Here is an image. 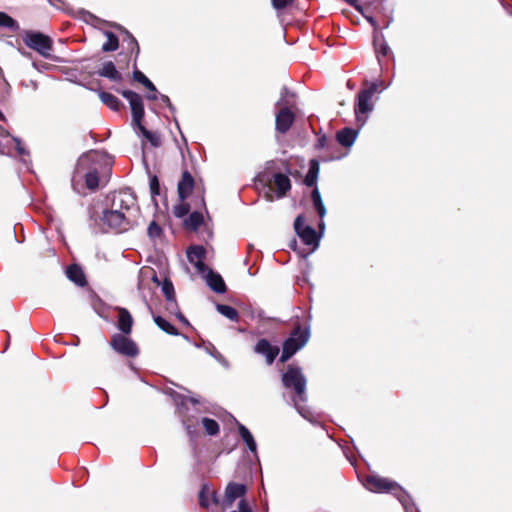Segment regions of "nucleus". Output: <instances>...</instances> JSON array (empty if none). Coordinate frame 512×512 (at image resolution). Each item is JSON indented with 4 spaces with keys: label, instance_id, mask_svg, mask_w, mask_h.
Instances as JSON below:
<instances>
[{
    "label": "nucleus",
    "instance_id": "ddd939ff",
    "mask_svg": "<svg viewBox=\"0 0 512 512\" xmlns=\"http://www.w3.org/2000/svg\"><path fill=\"white\" fill-rule=\"evenodd\" d=\"M206 250L202 246H192L187 250V258L194 265L198 273L205 274L207 266L204 263Z\"/></svg>",
    "mask_w": 512,
    "mask_h": 512
},
{
    "label": "nucleus",
    "instance_id": "79ce46f5",
    "mask_svg": "<svg viewBox=\"0 0 512 512\" xmlns=\"http://www.w3.org/2000/svg\"><path fill=\"white\" fill-rule=\"evenodd\" d=\"M150 190L152 195L159 194V181L156 176L150 179Z\"/></svg>",
    "mask_w": 512,
    "mask_h": 512
},
{
    "label": "nucleus",
    "instance_id": "603ef678",
    "mask_svg": "<svg viewBox=\"0 0 512 512\" xmlns=\"http://www.w3.org/2000/svg\"><path fill=\"white\" fill-rule=\"evenodd\" d=\"M159 95H160V93L158 91H154V92H151L150 94H148L146 97L148 100H157V99H159Z\"/></svg>",
    "mask_w": 512,
    "mask_h": 512
},
{
    "label": "nucleus",
    "instance_id": "de8ad7c7",
    "mask_svg": "<svg viewBox=\"0 0 512 512\" xmlns=\"http://www.w3.org/2000/svg\"><path fill=\"white\" fill-rule=\"evenodd\" d=\"M21 85L25 88H31L33 91L38 89V83L34 80L23 81Z\"/></svg>",
    "mask_w": 512,
    "mask_h": 512
},
{
    "label": "nucleus",
    "instance_id": "09e8293b",
    "mask_svg": "<svg viewBox=\"0 0 512 512\" xmlns=\"http://www.w3.org/2000/svg\"><path fill=\"white\" fill-rule=\"evenodd\" d=\"M327 141H328V139H327V137L325 135L321 136L317 140L316 147L319 148V149L325 148L326 144H327Z\"/></svg>",
    "mask_w": 512,
    "mask_h": 512
},
{
    "label": "nucleus",
    "instance_id": "ea45409f",
    "mask_svg": "<svg viewBox=\"0 0 512 512\" xmlns=\"http://www.w3.org/2000/svg\"><path fill=\"white\" fill-rule=\"evenodd\" d=\"M271 1H272V6L276 10H281V9L286 8L289 4H291L293 0H271Z\"/></svg>",
    "mask_w": 512,
    "mask_h": 512
},
{
    "label": "nucleus",
    "instance_id": "b1692460",
    "mask_svg": "<svg viewBox=\"0 0 512 512\" xmlns=\"http://www.w3.org/2000/svg\"><path fill=\"white\" fill-rule=\"evenodd\" d=\"M238 430L247 448L256 455L257 445L251 432L242 424H239Z\"/></svg>",
    "mask_w": 512,
    "mask_h": 512
},
{
    "label": "nucleus",
    "instance_id": "a878e982",
    "mask_svg": "<svg viewBox=\"0 0 512 512\" xmlns=\"http://www.w3.org/2000/svg\"><path fill=\"white\" fill-rule=\"evenodd\" d=\"M319 174V162L315 159L310 161L309 170L305 176L304 183L308 187H312L316 184Z\"/></svg>",
    "mask_w": 512,
    "mask_h": 512
},
{
    "label": "nucleus",
    "instance_id": "6e6552de",
    "mask_svg": "<svg viewBox=\"0 0 512 512\" xmlns=\"http://www.w3.org/2000/svg\"><path fill=\"white\" fill-rule=\"evenodd\" d=\"M23 42L28 48L36 51L42 57L51 60L55 59L52 55L53 40L49 36L41 32L27 31L23 35Z\"/></svg>",
    "mask_w": 512,
    "mask_h": 512
},
{
    "label": "nucleus",
    "instance_id": "cd10ccee",
    "mask_svg": "<svg viewBox=\"0 0 512 512\" xmlns=\"http://www.w3.org/2000/svg\"><path fill=\"white\" fill-rule=\"evenodd\" d=\"M311 198H312V202H313L314 208L316 209L319 217L321 219H323L324 216L326 215V208H325V206L323 204L320 192H319L317 187L314 188V190L312 191Z\"/></svg>",
    "mask_w": 512,
    "mask_h": 512
},
{
    "label": "nucleus",
    "instance_id": "3c124183",
    "mask_svg": "<svg viewBox=\"0 0 512 512\" xmlns=\"http://www.w3.org/2000/svg\"><path fill=\"white\" fill-rule=\"evenodd\" d=\"M174 312L176 313L177 318H178L182 323H184V324H186V325H189L188 320L185 318V316H184L182 313H180L179 311H177V312H176V310H174Z\"/></svg>",
    "mask_w": 512,
    "mask_h": 512
},
{
    "label": "nucleus",
    "instance_id": "0eeeda50",
    "mask_svg": "<svg viewBox=\"0 0 512 512\" xmlns=\"http://www.w3.org/2000/svg\"><path fill=\"white\" fill-rule=\"evenodd\" d=\"M377 90V84L372 83L369 88L363 89L358 92L354 112L356 117V122L359 127L364 126L367 121L368 114L373 111L374 104L372 102V97Z\"/></svg>",
    "mask_w": 512,
    "mask_h": 512
},
{
    "label": "nucleus",
    "instance_id": "2eb2a0df",
    "mask_svg": "<svg viewBox=\"0 0 512 512\" xmlns=\"http://www.w3.org/2000/svg\"><path fill=\"white\" fill-rule=\"evenodd\" d=\"M254 351L257 354L265 356L268 365H271L279 354V348L271 345V343L266 339H260L256 343Z\"/></svg>",
    "mask_w": 512,
    "mask_h": 512
},
{
    "label": "nucleus",
    "instance_id": "c9c22d12",
    "mask_svg": "<svg viewBox=\"0 0 512 512\" xmlns=\"http://www.w3.org/2000/svg\"><path fill=\"white\" fill-rule=\"evenodd\" d=\"M147 232L150 238H158L162 233V229L155 221H152L148 226Z\"/></svg>",
    "mask_w": 512,
    "mask_h": 512
},
{
    "label": "nucleus",
    "instance_id": "6ab92c4d",
    "mask_svg": "<svg viewBox=\"0 0 512 512\" xmlns=\"http://www.w3.org/2000/svg\"><path fill=\"white\" fill-rule=\"evenodd\" d=\"M133 319L129 311L125 308H118V329L125 335L131 333Z\"/></svg>",
    "mask_w": 512,
    "mask_h": 512
},
{
    "label": "nucleus",
    "instance_id": "dca6fc26",
    "mask_svg": "<svg viewBox=\"0 0 512 512\" xmlns=\"http://www.w3.org/2000/svg\"><path fill=\"white\" fill-rule=\"evenodd\" d=\"M207 285L216 293H224L226 291V285L220 274L215 273L207 267L205 274Z\"/></svg>",
    "mask_w": 512,
    "mask_h": 512
},
{
    "label": "nucleus",
    "instance_id": "9d476101",
    "mask_svg": "<svg viewBox=\"0 0 512 512\" xmlns=\"http://www.w3.org/2000/svg\"><path fill=\"white\" fill-rule=\"evenodd\" d=\"M101 221L107 227L117 231H127L132 225V219L123 212H117L110 208L105 209L102 212Z\"/></svg>",
    "mask_w": 512,
    "mask_h": 512
},
{
    "label": "nucleus",
    "instance_id": "72a5a7b5",
    "mask_svg": "<svg viewBox=\"0 0 512 512\" xmlns=\"http://www.w3.org/2000/svg\"><path fill=\"white\" fill-rule=\"evenodd\" d=\"M360 13H361V14L364 16V18H365V19H366V20H367V21H368V22H369V23L374 27V30H375V33H374V44H375V46H376V45H377L378 40H379L380 38H383V35L377 31V29H378L377 22H376V20H375L372 16H370V15L366 14V13L364 12V9H363V8H362V12H360Z\"/></svg>",
    "mask_w": 512,
    "mask_h": 512
},
{
    "label": "nucleus",
    "instance_id": "f03ea898",
    "mask_svg": "<svg viewBox=\"0 0 512 512\" xmlns=\"http://www.w3.org/2000/svg\"><path fill=\"white\" fill-rule=\"evenodd\" d=\"M282 384L286 389L294 392L292 401L298 413L305 419L312 421V412L304 405L307 401L306 384L307 380L301 368L289 365L282 374Z\"/></svg>",
    "mask_w": 512,
    "mask_h": 512
},
{
    "label": "nucleus",
    "instance_id": "a19ab883",
    "mask_svg": "<svg viewBox=\"0 0 512 512\" xmlns=\"http://www.w3.org/2000/svg\"><path fill=\"white\" fill-rule=\"evenodd\" d=\"M231 512H252V509L245 499H241L238 503V509Z\"/></svg>",
    "mask_w": 512,
    "mask_h": 512
},
{
    "label": "nucleus",
    "instance_id": "c03bdc74",
    "mask_svg": "<svg viewBox=\"0 0 512 512\" xmlns=\"http://www.w3.org/2000/svg\"><path fill=\"white\" fill-rule=\"evenodd\" d=\"M15 144H16V150L18 152L19 155H28V152L26 151V149L24 148V146L22 145V142L20 139L18 138H13Z\"/></svg>",
    "mask_w": 512,
    "mask_h": 512
},
{
    "label": "nucleus",
    "instance_id": "f704fd0d",
    "mask_svg": "<svg viewBox=\"0 0 512 512\" xmlns=\"http://www.w3.org/2000/svg\"><path fill=\"white\" fill-rule=\"evenodd\" d=\"M189 210H190L189 205L187 203H185L184 201H182V203L174 206L173 214L178 218H182L189 213Z\"/></svg>",
    "mask_w": 512,
    "mask_h": 512
},
{
    "label": "nucleus",
    "instance_id": "8fccbe9b",
    "mask_svg": "<svg viewBox=\"0 0 512 512\" xmlns=\"http://www.w3.org/2000/svg\"><path fill=\"white\" fill-rule=\"evenodd\" d=\"M32 66H33L36 70H38V71H43V70H45V69H47V68H48V64L43 63V62H35V61H34V62L32 63Z\"/></svg>",
    "mask_w": 512,
    "mask_h": 512
},
{
    "label": "nucleus",
    "instance_id": "f3484780",
    "mask_svg": "<svg viewBox=\"0 0 512 512\" xmlns=\"http://www.w3.org/2000/svg\"><path fill=\"white\" fill-rule=\"evenodd\" d=\"M194 186V179L188 171L183 172L182 178L178 183V195L181 201H184L191 193Z\"/></svg>",
    "mask_w": 512,
    "mask_h": 512
},
{
    "label": "nucleus",
    "instance_id": "13d9d810",
    "mask_svg": "<svg viewBox=\"0 0 512 512\" xmlns=\"http://www.w3.org/2000/svg\"><path fill=\"white\" fill-rule=\"evenodd\" d=\"M324 227H325V224H324L323 220H321L320 223H319L320 231H323Z\"/></svg>",
    "mask_w": 512,
    "mask_h": 512
},
{
    "label": "nucleus",
    "instance_id": "49530a36",
    "mask_svg": "<svg viewBox=\"0 0 512 512\" xmlns=\"http://www.w3.org/2000/svg\"><path fill=\"white\" fill-rule=\"evenodd\" d=\"M376 49H377V53L381 54L382 56L388 55V53L390 51L389 46L385 42L381 43L380 46L377 47Z\"/></svg>",
    "mask_w": 512,
    "mask_h": 512
},
{
    "label": "nucleus",
    "instance_id": "4be33fe9",
    "mask_svg": "<svg viewBox=\"0 0 512 512\" xmlns=\"http://www.w3.org/2000/svg\"><path fill=\"white\" fill-rule=\"evenodd\" d=\"M101 77L108 78L112 81H120L121 74L117 71L112 61H107L102 65V68L98 71Z\"/></svg>",
    "mask_w": 512,
    "mask_h": 512
},
{
    "label": "nucleus",
    "instance_id": "393cba45",
    "mask_svg": "<svg viewBox=\"0 0 512 512\" xmlns=\"http://www.w3.org/2000/svg\"><path fill=\"white\" fill-rule=\"evenodd\" d=\"M98 95L102 103L108 106L111 110L118 111L120 109L122 104L113 94L105 91H99Z\"/></svg>",
    "mask_w": 512,
    "mask_h": 512
},
{
    "label": "nucleus",
    "instance_id": "f8f14e48",
    "mask_svg": "<svg viewBox=\"0 0 512 512\" xmlns=\"http://www.w3.org/2000/svg\"><path fill=\"white\" fill-rule=\"evenodd\" d=\"M294 229L306 245L312 246L313 250L318 247L320 237L317 235L315 229L305 225V219L302 215L297 216L295 219Z\"/></svg>",
    "mask_w": 512,
    "mask_h": 512
},
{
    "label": "nucleus",
    "instance_id": "f257e3e1",
    "mask_svg": "<svg viewBox=\"0 0 512 512\" xmlns=\"http://www.w3.org/2000/svg\"><path fill=\"white\" fill-rule=\"evenodd\" d=\"M105 156L97 151H89L83 153L77 160L71 184L73 190L81 193L82 180L85 181V186L89 190H96L100 182V169Z\"/></svg>",
    "mask_w": 512,
    "mask_h": 512
},
{
    "label": "nucleus",
    "instance_id": "412c9836",
    "mask_svg": "<svg viewBox=\"0 0 512 512\" xmlns=\"http://www.w3.org/2000/svg\"><path fill=\"white\" fill-rule=\"evenodd\" d=\"M162 292L166 297V300L168 302L167 309L174 313V310H178V306L175 299V292H174V286L172 282L165 280L162 285Z\"/></svg>",
    "mask_w": 512,
    "mask_h": 512
},
{
    "label": "nucleus",
    "instance_id": "7c9ffc66",
    "mask_svg": "<svg viewBox=\"0 0 512 512\" xmlns=\"http://www.w3.org/2000/svg\"><path fill=\"white\" fill-rule=\"evenodd\" d=\"M154 322L161 330H163L167 334H170V335H178L179 334L178 330L170 322H168L161 316H155Z\"/></svg>",
    "mask_w": 512,
    "mask_h": 512
},
{
    "label": "nucleus",
    "instance_id": "20e7f679",
    "mask_svg": "<svg viewBox=\"0 0 512 512\" xmlns=\"http://www.w3.org/2000/svg\"><path fill=\"white\" fill-rule=\"evenodd\" d=\"M309 338V327L303 328L300 324H297L290 333L289 337L283 343L280 361H288L298 350L302 349L306 345Z\"/></svg>",
    "mask_w": 512,
    "mask_h": 512
},
{
    "label": "nucleus",
    "instance_id": "7ed1b4c3",
    "mask_svg": "<svg viewBox=\"0 0 512 512\" xmlns=\"http://www.w3.org/2000/svg\"><path fill=\"white\" fill-rule=\"evenodd\" d=\"M122 96L128 100L132 111V124L138 135L146 138L152 146L159 147L161 145L160 135L156 132L147 130L142 125V119L144 117V105L143 100L139 94L131 90L122 91Z\"/></svg>",
    "mask_w": 512,
    "mask_h": 512
},
{
    "label": "nucleus",
    "instance_id": "bb28decb",
    "mask_svg": "<svg viewBox=\"0 0 512 512\" xmlns=\"http://www.w3.org/2000/svg\"><path fill=\"white\" fill-rule=\"evenodd\" d=\"M104 35L106 36L107 40L102 45V51L112 52L117 50L119 47V40L117 36L111 31H105Z\"/></svg>",
    "mask_w": 512,
    "mask_h": 512
},
{
    "label": "nucleus",
    "instance_id": "c85d7f7f",
    "mask_svg": "<svg viewBox=\"0 0 512 512\" xmlns=\"http://www.w3.org/2000/svg\"><path fill=\"white\" fill-rule=\"evenodd\" d=\"M216 309L221 315H223L224 317L228 318L231 321L237 322L239 320V313L232 306L225 304H217Z\"/></svg>",
    "mask_w": 512,
    "mask_h": 512
},
{
    "label": "nucleus",
    "instance_id": "39448f33",
    "mask_svg": "<svg viewBox=\"0 0 512 512\" xmlns=\"http://www.w3.org/2000/svg\"><path fill=\"white\" fill-rule=\"evenodd\" d=\"M293 96L294 95L290 93L286 87H283L281 90L280 99L276 102V106L280 107V109L276 113L275 129L281 134L288 132L295 120V115L289 108L291 103L288 100V97Z\"/></svg>",
    "mask_w": 512,
    "mask_h": 512
},
{
    "label": "nucleus",
    "instance_id": "6e6d98bb",
    "mask_svg": "<svg viewBox=\"0 0 512 512\" xmlns=\"http://www.w3.org/2000/svg\"><path fill=\"white\" fill-rule=\"evenodd\" d=\"M187 400L189 402H191L192 404H194V405L199 403V400L197 398H195V397H189V398H187Z\"/></svg>",
    "mask_w": 512,
    "mask_h": 512
},
{
    "label": "nucleus",
    "instance_id": "5fc2aeb1",
    "mask_svg": "<svg viewBox=\"0 0 512 512\" xmlns=\"http://www.w3.org/2000/svg\"><path fill=\"white\" fill-rule=\"evenodd\" d=\"M131 43L133 44V46L135 48L136 56H137L140 52V48H139V45L134 37H131Z\"/></svg>",
    "mask_w": 512,
    "mask_h": 512
},
{
    "label": "nucleus",
    "instance_id": "aec40b11",
    "mask_svg": "<svg viewBox=\"0 0 512 512\" xmlns=\"http://www.w3.org/2000/svg\"><path fill=\"white\" fill-rule=\"evenodd\" d=\"M358 136V130L344 128L337 132L336 139L344 147H351Z\"/></svg>",
    "mask_w": 512,
    "mask_h": 512
},
{
    "label": "nucleus",
    "instance_id": "4d7b16f0",
    "mask_svg": "<svg viewBox=\"0 0 512 512\" xmlns=\"http://www.w3.org/2000/svg\"><path fill=\"white\" fill-rule=\"evenodd\" d=\"M266 198H267L268 201H273V196H272V194L270 192H268L266 194Z\"/></svg>",
    "mask_w": 512,
    "mask_h": 512
},
{
    "label": "nucleus",
    "instance_id": "a18cd8bd",
    "mask_svg": "<svg viewBox=\"0 0 512 512\" xmlns=\"http://www.w3.org/2000/svg\"><path fill=\"white\" fill-rule=\"evenodd\" d=\"M159 99L161 100L162 103L167 105V107L170 109L171 112L175 111V107L173 106V104L171 103V101L167 95L160 94Z\"/></svg>",
    "mask_w": 512,
    "mask_h": 512
},
{
    "label": "nucleus",
    "instance_id": "37998d69",
    "mask_svg": "<svg viewBox=\"0 0 512 512\" xmlns=\"http://www.w3.org/2000/svg\"><path fill=\"white\" fill-rule=\"evenodd\" d=\"M133 78L135 81L144 85L149 79L139 70L133 72Z\"/></svg>",
    "mask_w": 512,
    "mask_h": 512
},
{
    "label": "nucleus",
    "instance_id": "473e14b6",
    "mask_svg": "<svg viewBox=\"0 0 512 512\" xmlns=\"http://www.w3.org/2000/svg\"><path fill=\"white\" fill-rule=\"evenodd\" d=\"M0 27L16 30L18 28L17 22L6 13L0 12Z\"/></svg>",
    "mask_w": 512,
    "mask_h": 512
},
{
    "label": "nucleus",
    "instance_id": "58836bf2",
    "mask_svg": "<svg viewBox=\"0 0 512 512\" xmlns=\"http://www.w3.org/2000/svg\"><path fill=\"white\" fill-rule=\"evenodd\" d=\"M210 355L212 357H214L218 362H220L222 365H224L225 367H228V362L227 360L224 358V356L219 352L217 351V349L212 346L211 350L209 351Z\"/></svg>",
    "mask_w": 512,
    "mask_h": 512
},
{
    "label": "nucleus",
    "instance_id": "e433bc0d",
    "mask_svg": "<svg viewBox=\"0 0 512 512\" xmlns=\"http://www.w3.org/2000/svg\"><path fill=\"white\" fill-rule=\"evenodd\" d=\"M209 489L206 486H203L199 493V504L204 507H209V499H208Z\"/></svg>",
    "mask_w": 512,
    "mask_h": 512
},
{
    "label": "nucleus",
    "instance_id": "4468645a",
    "mask_svg": "<svg viewBox=\"0 0 512 512\" xmlns=\"http://www.w3.org/2000/svg\"><path fill=\"white\" fill-rule=\"evenodd\" d=\"M246 490L247 489L244 484L230 482L225 489L223 508H230L237 498L245 495Z\"/></svg>",
    "mask_w": 512,
    "mask_h": 512
},
{
    "label": "nucleus",
    "instance_id": "5701e85b",
    "mask_svg": "<svg viewBox=\"0 0 512 512\" xmlns=\"http://www.w3.org/2000/svg\"><path fill=\"white\" fill-rule=\"evenodd\" d=\"M67 277L78 286L86 284L85 276L82 269L77 265H71L67 269Z\"/></svg>",
    "mask_w": 512,
    "mask_h": 512
},
{
    "label": "nucleus",
    "instance_id": "864d4df0",
    "mask_svg": "<svg viewBox=\"0 0 512 512\" xmlns=\"http://www.w3.org/2000/svg\"><path fill=\"white\" fill-rule=\"evenodd\" d=\"M144 86L150 91V92H154V91H157L155 85L150 81L148 80Z\"/></svg>",
    "mask_w": 512,
    "mask_h": 512
},
{
    "label": "nucleus",
    "instance_id": "4c0bfd02",
    "mask_svg": "<svg viewBox=\"0 0 512 512\" xmlns=\"http://www.w3.org/2000/svg\"><path fill=\"white\" fill-rule=\"evenodd\" d=\"M183 424L191 440H194V438L198 435L196 426L191 423L190 420H183Z\"/></svg>",
    "mask_w": 512,
    "mask_h": 512
},
{
    "label": "nucleus",
    "instance_id": "9b49d317",
    "mask_svg": "<svg viewBox=\"0 0 512 512\" xmlns=\"http://www.w3.org/2000/svg\"><path fill=\"white\" fill-rule=\"evenodd\" d=\"M112 349L126 357H136L139 354L137 344L125 334H114L111 338Z\"/></svg>",
    "mask_w": 512,
    "mask_h": 512
},
{
    "label": "nucleus",
    "instance_id": "a211bd4d",
    "mask_svg": "<svg viewBox=\"0 0 512 512\" xmlns=\"http://www.w3.org/2000/svg\"><path fill=\"white\" fill-rule=\"evenodd\" d=\"M273 184L277 189V198H282L291 189V181L289 177L283 173H275L273 175Z\"/></svg>",
    "mask_w": 512,
    "mask_h": 512
},
{
    "label": "nucleus",
    "instance_id": "c756f323",
    "mask_svg": "<svg viewBox=\"0 0 512 512\" xmlns=\"http://www.w3.org/2000/svg\"><path fill=\"white\" fill-rule=\"evenodd\" d=\"M203 221L204 218L202 213L195 211L192 212L185 220V225L192 230H197L202 225Z\"/></svg>",
    "mask_w": 512,
    "mask_h": 512
},
{
    "label": "nucleus",
    "instance_id": "2f4dec72",
    "mask_svg": "<svg viewBox=\"0 0 512 512\" xmlns=\"http://www.w3.org/2000/svg\"><path fill=\"white\" fill-rule=\"evenodd\" d=\"M201 423L208 435L214 436L218 434L219 424L214 419L204 417L202 418Z\"/></svg>",
    "mask_w": 512,
    "mask_h": 512
},
{
    "label": "nucleus",
    "instance_id": "1a4fd4ad",
    "mask_svg": "<svg viewBox=\"0 0 512 512\" xmlns=\"http://www.w3.org/2000/svg\"><path fill=\"white\" fill-rule=\"evenodd\" d=\"M110 209L123 212L133 220L137 211L136 197L129 190L115 192L111 196Z\"/></svg>",
    "mask_w": 512,
    "mask_h": 512
},
{
    "label": "nucleus",
    "instance_id": "423d86ee",
    "mask_svg": "<svg viewBox=\"0 0 512 512\" xmlns=\"http://www.w3.org/2000/svg\"><path fill=\"white\" fill-rule=\"evenodd\" d=\"M364 486L371 492L382 493L391 492L397 496L399 501L402 503L405 509H407L408 495L402 490V488L393 481L386 478H382L376 475L367 476L364 482Z\"/></svg>",
    "mask_w": 512,
    "mask_h": 512
},
{
    "label": "nucleus",
    "instance_id": "052dcab7",
    "mask_svg": "<svg viewBox=\"0 0 512 512\" xmlns=\"http://www.w3.org/2000/svg\"><path fill=\"white\" fill-rule=\"evenodd\" d=\"M22 55H24V56H28V53H26V52H22Z\"/></svg>",
    "mask_w": 512,
    "mask_h": 512
},
{
    "label": "nucleus",
    "instance_id": "bf43d9fd",
    "mask_svg": "<svg viewBox=\"0 0 512 512\" xmlns=\"http://www.w3.org/2000/svg\"><path fill=\"white\" fill-rule=\"evenodd\" d=\"M0 120H5V117H4V115L2 114L1 111H0Z\"/></svg>",
    "mask_w": 512,
    "mask_h": 512
}]
</instances>
